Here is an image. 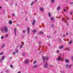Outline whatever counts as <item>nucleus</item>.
Segmentation results:
<instances>
[{"instance_id":"58","label":"nucleus","mask_w":73,"mask_h":73,"mask_svg":"<svg viewBox=\"0 0 73 73\" xmlns=\"http://www.w3.org/2000/svg\"><path fill=\"white\" fill-rule=\"evenodd\" d=\"M27 20H28V19H26V21H27Z\"/></svg>"},{"instance_id":"40","label":"nucleus","mask_w":73,"mask_h":73,"mask_svg":"<svg viewBox=\"0 0 73 73\" xmlns=\"http://www.w3.org/2000/svg\"><path fill=\"white\" fill-rule=\"evenodd\" d=\"M12 16H15V14H13Z\"/></svg>"},{"instance_id":"51","label":"nucleus","mask_w":73,"mask_h":73,"mask_svg":"<svg viewBox=\"0 0 73 73\" xmlns=\"http://www.w3.org/2000/svg\"><path fill=\"white\" fill-rule=\"evenodd\" d=\"M63 37H65V35H63Z\"/></svg>"},{"instance_id":"30","label":"nucleus","mask_w":73,"mask_h":73,"mask_svg":"<svg viewBox=\"0 0 73 73\" xmlns=\"http://www.w3.org/2000/svg\"><path fill=\"white\" fill-rule=\"evenodd\" d=\"M62 20H63V21H65V18H63L62 19Z\"/></svg>"},{"instance_id":"48","label":"nucleus","mask_w":73,"mask_h":73,"mask_svg":"<svg viewBox=\"0 0 73 73\" xmlns=\"http://www.w3.org/2000/svg\"><path fill=\"white\" fill-rule=\"evenodd\" d=\"M6 72H8V70H6Z\"/></svg>"},{"instance_id":"42","label":"nucleus","mask_w":73,"mask_h":73,"mask_svg":"<svg viewBox=\"0 0 73 73\" xmlns=\"http://www.w3.org/2000/svg\"><path fill=\"white\" fill-rule=\"evenodd\" d=\"M25 30H23V33H25Z\"/></svg>"},{"instance_id":"52","label":"nucleus","mask_w":73,"mask_h":73,"mask_svg":"<svg viewBox=\"0 0 73 73\" xmlns=\"http://www.w3.org/2000/svg\"><path fill=\"white\" fill-rule=\"evenodd\" d=\"M18 73H21V72L20 71H19L18 72Z\"/></svg>"},{"instance_id":"8","label":"nucleus","mask_w":73,"mask_h":73,"mask_svg":"<svg viewBox=\"0 0 73 73\" xmlns=\"http://www.w3.org/2000/svg\"><path fill=\"white\" fill-rule=\"evenodd\" d=\"M35 19H34L32 23V25H35Z\"/></svg>"},{"instance_id":"3","label":"nucleus","mask_w":73,"mask_h":73,"mask_svg":"<svg viewBox=\"0 0 73 73\" xmlns=\"http://www.w3.org/2000/svg\"><path fill=\"white\" fill-rule=\"evenodd\" d=\"M48 63L47 62H46V63L44 65V67L45 68H48Z\"/></svg>"},{"instance_id":"61","label":"nucleus","mask_w":73,"mask_h":73,"mask_svg":"<svg viewBox=\"0 0 73 73\" xmlns=\"http://www.w3.org/2000/svg\"><path fill=\"white\" fill-rule=\"evenodd\" d=\"M56 18H58V17H56Z\"/></svg>"},{"instance_id":"41","label":"nucleus","mask_w":73,"mask_h":73,"mask_svg":"<svg viewBox=\"0 0 73 73\" xmlns=\"http://www.w3.org/2000/svg\"><path fill=\"white\" fill-rule=\"evenodd\" d=\"M41 44V42H39L38 44Z\"/></svg>"},{"instance_id":"21","label":"nucleus","mask_w":73,"mask_h":73,"mask_svg":"<svg viewBox=\"0 0 73 73\" xmlns=\"http://www.w3.org/2000/svg\"><path fill=\"white\" fill-rule=\"evenodd\" d=\"M51 20H52V21H54V18L53 17H52L51 18Z\"/></svg>"},{"instance_id":"60","label":"nucleus","mask_w":73,"mask_h":73,"mask_svg":"<svg viewBox=\"0 0 73 73\" xmlns=\"http://www.w3.org/2000/svg\"><path fill=\"white\" fill-rule=\"evenodd\" d=\"M69 19H67V20H69Z\"/></svg>"},{"instance_id":"59","label":"nucleus","mask_w":73,"mask_h":73,"mask_svg":"<svg viewBox=\"0 0 73 73\" xmlns=\"http://www.w3.org/2000/svg\"><path fill=\"white\" fill-rule=\"evenodd\" d=\"M1 8H2L1 7H0V9H1Z\"/></svg>"},{"instance_id":"22","label":"nucleus","mask_w":73,"mask_h":73,"mask_svg":"<svg viewBox=\"0 0 73 73\" xmlns=\"http://www.w3.org/2000/svg\"><path fill=\"white\" fill-rule=\"evenodd\" d=\"M5 47V44H3V45L1 46V48H3Z\"/></svg>"},{"instance_id":"4","label":"nucleus","mask_w":73,"mask_h":73,"mask_svg":"<svg viewBox=\"0 0 73 73\" xmlns=\"http://www.w3.org/2000/svg\"><path fill=\"white\" fill-rule=\"evenodd\" d=\"M14 32L15 36H17V35L16 34V28H15L14 29Z\"/></svg>"},{"instance_id":"43","label":"nucleus","mask_w":73,"mask_h":73,"mask_svg":"<svg viewBox=\"0 0 73 73\" xmlns=\"http://www.w3.org/2000/svg\"><path fill=\"white\" fill-rule=\"evenodd\" d=\"M22 55L23 56H25V54H24V53H23Z\"/></svg>"},{"instance_id":"31","label":"nucleus","mask_w":73,"mask_h":73,"mask_svg":"<svg viewBox=\"0 0 73 73\" xmlns=\"http://www.w3.org/2000/svg\"><path fill=\"white\" fill-rule=\"evenodd\" d=\"M10 67L11 68H13V66L12 65H10Z\"/></svg>"},{"instance_id":"12","label":"nucleus","mask_w":73,"mask_h":73,"mask_svg":"<svg viewBox=\"0 0 73 73\" xmlns=\"http://www.w3.org/2000/svg\"><path fill=\"white\" fill-rule=\"evenodd\" d=\"M18 49L17 48L15 49V52L16 53H18Z\"/></svg>"},{"instance_id":"26","label":"nucleus","mask_w":73,"mask_h":73,"mask_svg":"<svg viewBox=\"0 0 73 73\" xmlns=\"http://www.w3.org/2000/svg\"><path fill=\"white\" fill-rule=\"evenodd\" d=\"M2 61H3V60H1V59H0V62L2 63V62H3Z\"/></svg>"},{"instance_id":"9","label":"nucleus","mask_w":73,"mask_h":73,"mask_svg":"<svg viewBox=\"0 0 73 73\" xmlns=\"http://www.w3.org/2000/svg\"><path fill=\"white\" fill-rule=\"evenodd\" d=\"M30 31V29H29V28H28L27 29V31L28 34H29V33Z\"/></svg>"},{"instance_id":"36","label":"nucleus","mask_w":73,"mask_h":73,"mask_svg":"<svg viewBox=\"0 0 73 73\" xmlns=\"http://www.w3.org/2000/svg\"><path fill=\"white\" fill-rule=\"evenodd\" d=\"M59 52H60V51L59 50H58L57 51V53H59Z\"/></svg>"},{"instance_id":"10","label":"nucleus","mask_w":73,"mask_h":73,"mask_svg":"<svg viewBox=\"0 0 73 73\" xmlns=\"http://www.w3.org/2000/svg\"><path fill=\"white\" fill-rule=\"evenodd\" d=\"M60 8H61V7L60 6H58L57 8V11H58L59 9H60Z\"/></svg>"},{"instance_id":"56","label":"nucleus","mask_w":73,"mask_h":73,"mask_svg":"<svg viewBox=\"0 0 73 73\" xmlns=\"http://www.w3.org/2000/svg\"><path fill=\"white\" fill-rule=\"evenodd\" d=\"M37 38V36H35V38Z\"/></svg>"},{"instance_id":"23","label":"nucleus","mask_w":73,"mask_h":73,"mask_svg":"<svg viewBox=\"0 0 73 73\" xmlns=\"http://www.w3.org/2000/svg\"><path fill=\"white\" fill-rule=\"evenodd\" d=\"M72 64L68 65V68H70V67H72Z\"/></svg>"},{"instance_id":"50","label":"nucleus","mask_w":73,"mask_h":73,"mask_svg":"<svg viewBox=\"0 0 73 73\" xmlns=\"http://www.w3.org/2000/svg\"><path fill=\"white\" fill-rule=\"evenodd\" d=\"M66 25H69V23H67L66 24Z\"/></svg>"},{"instance_id":"2","label":"nucleus","mask_w":73,"mask_h":73,"mask_svg":"<svg viewBox=\"0 0 73 73\" xmlns=\"http://www.w3.org/2000/svg\"><path fill=\"white\" fill-rule=\"evenodd\" d=\"M48 58H49V57L47 56H46L45 58L44 56H43V59L44 63H45V60H48Z\"/></svg>"},{"instance_id":"24","label":"nucleus","mask_w":73,"mask_h":73,"mask_svg":"<svg viewBox=\"0 0 73 73\" xmlns=\"http://www.w3.org/2000/svg\"><path fill=\"white\" fill-rule=\"evenodd\" d=\"M36 67H37V65H35L33 66V68H36Z\"/></svg>"},{"instance_id":"53","label":"nucleus","mask_w":73,"mask_h":73,"mask_svg":"<svg viewBox=\"0 0 73 73\" xmlns=\"http://www.w3.org/2000/svg\"><path fill=\"white\" fill-rule=\"evenodd\" d=\"M15 5H16V6H17V3H15Z\"/></svg>"},{"instance_id":"17","label":"nucleus","mask_w":73,"mask_h":73,"mask_svg":"<svg viewBox=\"0 0 73 73\" xmlns=\"http://www.w3.org/2000/svg\"><path fill=\"white\" fill-rule=\"evenodd\" d=\"M43 33V31H40L39 33V34H40V35H41V34H42Z\"/></svg>"},{"instance_id":"57","label":"nucleus","mask_w":73,"mask_h":73,"mask_svg":"<svg viewBox=\"0 0 73 73\" xmlns=\"http://www.w3.org/2000/svg\"><path fill=\"white\" fill-rule=\"evenodd\" d=\"M10 59H12V58H11V57H10Z\"/></svg>"},{"instance_id":"44","label":"nucleus","mask_w":73,"mask_h":73,"mask_svg":"<svg viewBox=\"0 0 73 73\" xmlns=\"http://www.w3.org/2000/svg\"><path fill=\"white\" fill-rule=\"evenodd\" d=\"M71 58H72V61H73V56H72V57H71Z\"/></svg>"},{"instance_id":"16","label":"nucleus","mask_w":73,"mask_h":73,"mask_svg":"<svg viewBox=\"0 0 73 73\" xmlns=\"http://www.w3.org/2000/svg\"><path fill=\"white\" fill-rule=\"evenodd\" d=\"M5 58V56H3L2 58H1V60H3L4 59V58Z\"/></svg>"},{"instance_id":"28","label":"nucleus","mask_w":73,"mask_h":73,"mask_svg":"<svg viewBox=\"0 0 73 73\" xmlns=\"http://www.w3.org/2000/svg\"><path fill=\"white\" fill-rule=\"evenodd\" d=\"M68 67H69V65L68 64L66 65V68H68Z\"/></svg>"},{"instance_id":"46","label":"nucleus","mask_w":73,"mask_h":73,"mask_svg":"<svg viewBox=\"0 0 73 73\" xmlns=\"http://www.w3.org/2000/svg\"><path fill=\"white\" fill-rule=\"evenodd\" d=\"M3 36H2L1 37V38L2 39V38H3Z\"/></svg>"},{"instance_id":"49","label":"nucleus","mask_w":73,"mask_h":73,"mask_svg":"<svg viewBox=\"0 0 73 73\" xmlns=\"http://www.w3.org/2000/svg\"><path fill=\"white\" fill-rule=\"evenodd\" d=\"M37 0H35V2H37Z\"/></svg>"},{"instance_id":"18","label":"nucleus","mask_w":73,"mask_h":73,"mask_svg":"<svg viewBox=\"0 0 73 73\" xmlns=\"http://www.w3.org/2000/svg\"><path fill=\"white\" fill-rule=\"evenodd\" d=\"M9 23L10 24H12V22L11 21H9Z\"/></svg>"},{"instance_id":"11","label":"nucleus","mask_w":73,"mask_h":73,"mask_svg":"<svg viewBox=\"0 0 73 73\" xmlns=\"http://www.w3.org/2000/svg\"><path fill=\"white\" fill-rule=\"evenodd\" d=\"M65 61H66V62L67 63H68L69 62V60L68 59H65Z\"/></svg>"},{"instance_id":"7","label":"nucleus","mask_w":73,"mask_h":73,"mask_svg":"<svg viewBox=\"0 0 73 73\" xmlns=\"http://www.w3.org/2000/svg\"><path fill=\"white\" fill-rule=\"evenodd\" d=\"M32 32H33V33H35L36 32H37V30H34Z\"/></svg>"},{"instance_id":"14","label":"nucleus","mask_w":73,"mask_h":73,"mask_svg":"<svg viewBox=\"0 0 73 73\" xmlns=\"http://www.w3.org/2000/svg\"><path fill=\"white\" fill-rule=\"evenodd\" d=\"M66 9H67V8H66V7L65 8V9H63V10L65 12H66Z\"/></svg>"},{"instance_id":"38","label":"nucleus","mask_w":73,"mask_h":73,"mask_svg":"<svg viewBox=\"0 0 73 73\" xmlns=\"http://www.w3.org/2000/svg\"><path fill=\"white\" fill-rule=\"evenodd\" d=\"M67 50H68V51H69L70 50L69 48H68L67 49Z\"/></svg>"},{"instance_id":"45","label":"nucleus","mask_w":73,"mask_h":73,"mask_svg":"<svg viewBox=\"0 0 73 73\" xmlns=\"http://www.w3.org/2000/svg\"><path fill=\"white\" fill-rule=\"evenodd\" d=\"M8 35H6L5 36L6 37H8Z\"/></svg>"},{"instance_id":"54","label":"nucleus","mask_w":73,"mask_h":73,"mask_svg":"<svg viewBox=\"0 0 73 73\" xmlns=\"http://www.w3.org/2000/svg\"><path fill=\"white\" fill-rule=\"evenodd\" d=\"M66 35H68V33H66Z\"/></svg>"},{"instance_id":"27","label":"nucleus","mask_w":73,"mask_h":73,"mask_svg":"<svg viewBox=\"0 0 73 73\" xmlns=\"http://www.w3.org/2000/svg\"><path fill=\"white\" fill-rule=\"evenodd\" d=\"M72 41H70L69 42V44H72Z\"/></svg>"},{"instance_id":"55","label":"nucleus","mask_w":73,"mask_h":73,"mask_svg":"<svg viewBox=\"0 0 73 73\" xmlns=\"http://www.w3.org/2000/svg\"><path fill=\"white\" fill-rule=\"evenodd\" d=\"M56 32H57V31H55V33H56Z\"/></svg>"},{"instance_id":"13","label":"nucleus","mask_w":73,"mask_h":73,"mask_svg":"<svg viewBox=\"0 0 73 73\" xmlns=\"http://www.w3.org/2000/svg\"><path fill=\"white\" fill-rule=\"evenodd\" d=\"M23 43H21V44L20 46V49H21L22 48H23Z\"/></svg>"},{"instance_id":"5","label":"nucleus","mask_w":73,"mask_h":73,"mask_svg":"<svg viewBox=\"0 0 73 73\" xmlns=\"http://www.w3.org/2000/svg\"><path fill=\"white\" fill-rule=\"evenodd\" d=\"M61 60V56H60L58 58H56V60L57 61H60Z\"/></svg>"},{"instance_id":"32","label":"nucleus","mask_w":73,"mask_h":73,"mask_svg":"<svg viewBox=\"0 0 73 73\" xmlns=\"http://www.w3.org/2000/svg\"><path fill=\"white\" fill-rule=\"evenodd\" d=\"M58 41H61V40L60 38H59L58 39Z\"/></svg>"},{"instance_id":"29","label":"nucleus","mask_w":73,"mask_h":73,"mask_svg":"<svg viewBox=\"0 0 73 73\" xmlns=\"http://www.w3.org/2000/svg\"><path fill=\"white\" fill-rule=\"evenodd\" d=\"M36 62H37L36 61H34V64H36Z\"/></svg>"},{"instance_id":"6","label":"nucleus","mask_w":73,"mask_h":73,"mask_svg":"<svg viewBox=\"0 0 73 73\" xmlns=\"http://www.w3.org/2000/svg\"><path fill=\"white\" fill-rule=\"evenodd\" d=\"M40 9L41 12H43V11H44V8L43 7H41L40 8Z\"/></svg>"},{"instance_id":"64","label":"nucleus","mask_w":73,"mask_h":73,"mask_svg":"<svg viewBox=\"0 0 73 73\" xmlns=\"http://www.w3.org/2000/svg\"><path fill=\"white\" fill-rule=\"evenodd\" d=\"M63 72H62V73Z\"/></svg>"},{"instance_id":"63","label":"nucleus","mask_w":73,"mask_h":73,"mask_svg":"<svg viewBox=\"0 0 73 73\" xmlns=\"http://www.w3.org/2000/svg\"><path fill=\"white\" fill-rule=\"evenodd\" d=\"M47 37H49L48 36H47Z\"/></svg>"},{"instance_id":"47","label":"nucleus","mask_w":73,"mask_h":73,"mask_svg":"<svg viewBox=\"0 0 73 73\" xmlns=\"http://www.w3.org/2000/svg\"><path fill=\"white\" fill-rule=\"evenodd\" d=\"M72 13H73V12L70 13V15H72Z\"/></svg>"},{"instance_id":"62","label":"nucleus","mask_w":73,"mask_h":73,"mask_svg":"<svg viewBox=\"0 0 73 73\" xmlns=\"http://www.w3.org/2000/svg\"><path fill=\"white\" fill-rule=\"evenodd\" d=\"M49 46H50V44H49Z\"/></svg>"},{"instance_id":"37","label":"nucleus","mask_w":73,"mask_h":73,"mask_svg":"<svg viewBox=\"0 0 73 73\" xmlns=\"http://www.w3.org/2000/svg\"><path fill=\"white\" fill-rule=\"evenodd\" d=\"M70 4H73V2H70Z\"/></svg>"},{"instance_id":"34","label":"nucleus","mask_w":73,"mask_h":73,"mask_svg":"<svg viewBox=\"0 0 73 73\" xmlns=\"http://www.w3.org/2000/svg\"><path fill=\"white\" fill-rule=\"evenodd\" d=\"M16 54V53H15V52H14L13 53H12V54Z\"/></svg>"},{"instance_id":"35","label":"nucleus","mask_w":73,"mask_h":73,"mask_svg":"<svg viewBox=\"0 0 73 73\" xmlns=\"http://www.w3.org/2000/svg\"><path fill=\"white\" fill-rule=\"evenodd\" d=\"M54 0H51L52 3H54Z\"/></svg>"},{"instance_id":"19","label":"nucleus","mask_w":73,"mask_h":73,"mask_svg":"<svg viewBox=\"0 0 73 73\" xmlns=\"http://www.w3.org/2000/svg\"><path fill=\"white\" fill-rule=\"evenodd\" d=\"M48 15L49 16V17H50V16H51V15L50 14V13H49L48 14Z\"/></svg>"},{"instance_id":"33","label":"nucleus","mask_w":73,"mask_h":73,"mask_svg":"<svg viewBox=\"0 0 73 73\" xmlns=\"http://www.w3.org/2000/svg\"><path fill=\"white\" fill-rule=\"evenodd\" d=\"M34 3V2H33L31 4V5H32Z\"/></svg>"},{"instance_id":"15","label":"nucleus","mask_w":73,"mask_h":73,"mask_svg":"<svg viewBox=\"0 0 73 73\" xmlns=\"http://www.w3.org/2000/svg\"><path fill=\"white\" fill-rule=\"evenodd\" d=\"M25 62L26 64H28V63L29 62V61H28V60H26L25 61Z\"/></svg>"},{"instance_id":"1","label":"nucleus","mask_w":73,"mask_h":73,"mask_svg":"<svg viewBox=\"0 0 73 73\" xmlns=\"http://www.w3.org/2000/svg\"><path fill=\"white\" fill-rule=\"evenodd\" d=\"M1 31L2 33H4V31L5 33H7L8 31V28H7V26H5L3 28H1Z\"/></svg>"},{"instance_id":"20","label":"nucleus","mask_w":73,"mask_h":73,"mask_svg":"<svg viewBox=\"0 0 73 73\" xmlns=\"http://www.w3.org/2000/svg\"><path fill=\"white\" fill-rule=\"evenodd\" d=\"M63 47H64V46H61L59 47V48L62 49V48H63Z\"/></svg>"},{"instance_id":"25","label":"nucleus","mask_w":73,"mask_h":73,"mask_svg":"<svg viewBox=\"0 0 73 73\" xmlns=\"http://www.w3.org/2000/svg\"><path fill=\"white\" fill-rule=\"evenodd\" d=\"M3 53H4V52H1V53H0V56L1 55H3Z\"/></svg>"},{"instance_id":"39","label":"nucleus","mask_w":73,"mask_h":73,"mask_svg":"<svg viewBox=\"0 0 73 73\" xmlns=\"http://www.w3.org/2000/svg\"><path fill=\"white\" fill-rule=\"evenodd\" d=\"M52 27V28H53L54 27V25H51Z\"/></svg>"}]
</instances>
